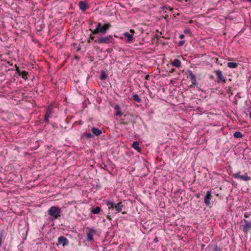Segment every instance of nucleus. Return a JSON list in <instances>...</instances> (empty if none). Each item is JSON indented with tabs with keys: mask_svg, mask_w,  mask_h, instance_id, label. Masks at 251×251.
<instances>
[{
	"mask_svg": "<svg viewBox=\"0 0 251 251\" xmlns=\"http://www.w3.org/2000/svg\"><path fill=\"white\" fill-rule=\"evenodd\" d=\"M111 27V25L110 23L102 25L101 23H99L97 24L96 28L94 30L91 29H90V30L93 34H97L99 33L104 34L107 32Z\"/></svg>",
	"mask_w": 251,
	"mask_h": 251,
	"instance_id": "1",
	"label": "nucleus"
},
{
	"mask_svg": "<svg viewBox=\"0 0 251 251\" xmlns=\"http://www.w3.org/2000/svg\"><path fill=\"white\" fill-rule=\"evenodd\" d=\"M51 221L58 219L61 216V209L58 206H51L48 211Z\"/></svg>",
	"mask_w": 251,
	"mask_h": 251,
	"instance_id": "2",
	"label": "nucleus"
},
{
	"mask_svg": "<svg viewBox=\"0 0 251 251\" xmlns=\"http://www.w3.org/2000/svg\"><path fill=\"white\" fill-rule=\"evenodd\" d=\"M104 201L107 206H108L109 209L115 208L117 213L121 212L122 211V208L124 206L122 204V202H120L116 203L113 201L110 200H106Z\"/></svg>",
	"mask_w": 251,
	"mask_h": 251,
	"instance_id": "3",
	"label": "nucleus"
},
{
	"mask_svg": "<svg viewBox=\"0 0 251 251\" xmlns=\"http://www.w3.org/2000/svg\"><path fill=\"white\" fill-rule=\"evenodd\" d=\"M113 39L112 37V36L111 35L104 36V37H100L99 39L94 40V42L95 43H97L100 44H109L110 43L112 42Z\"/></svg>",
	"mask_w": 251,
	"mask_h": 251,
	"instance_id": "4",
	"label": "nucleus"
},
{
	"mask_svg": "<svg viewBox=\"0 0 251 251\" xmlns=\"http://www.w3.org/2000/svg\"><path fill=\"white\" fill-rule=\"evenodd\" d=\"M244 224L240 226V229L244 232V233H248L251 230V222H249L245 219H243L241 221Z\"/></svg>",
	"mask_w": 251,
	"mask_h": 251,
	"instance_id": "5",
	"label": "nucleus"
},
{
	"mask_svg": "<svg viewBox=\"0 0 251 251\" xmlns=\"http://www.w3.org/2000/svg\"><path fill=\"white\" fill-rule=\"evenodd\" d=\"M187 73L190 78L192 82V85H191L190 87H198V82L197 81L196 75L193 73L192 71L190 70H188L187 71Z\"/></svg>",
	"mask_w": 251,
	"mask_h": 251,
	"instance_id": "6",
	"label": "nucleus"
},
{
	"mask_svg": "<svg viewBox=\"0 0 251 251\" xmlns=\"http://www.w3.org/2000/svg\"><path fill=\"white\" fill-rule=\"evenodd\" d=\"M214 73H215L217 77V82L218 83H226V79L223 76V73L220 70H215Z\"/></svg>",
	"mask_w": 251,
	"mask_h": 251,
	"instance_id": "7",
	"label": "nucleus"
},
{
	"mask_svg": "<svg viewBox=\"0 0 251 251\" xmlns=\"http://www.w3.org/2000/svg\"><path fill=\"white\" fill-rule=\"evenodd\" d=\"M241 172H238L237 173H235L233 175V176L236 179H240L241 180H243L244 181H249L251 180L250 177L248 176L247 174L244 175H240Z\"/></svg>",
	"mask_w": 251,
	"mask_h": 251,
	"instance_id": "8",
	"label": "nucleus"
},
{
	"mask_svg": "<svg viewBox=\"0 0 251 251\" xmlns=\"http://www.w3.org/2000/svg\"><path fill=\"white\" fill-rule=\"evenodd\" d=\"M211 199V191H207L204 198V202L205 205L208 207L210 205V200Z\"/></svg>",
	"mask_w": 251,
	"mask_h": 251,
	"instance_id": "9",
	"label": "nucleus"
},
{
	"mask_svg": "<svg viewBox=\"0 0 251 251\" xmlns=\"http://www.w3.org/2000/svg\"><path fill=\"white\" fill-rule=\"evenodd\" d=\"M57 242L58 245L62 244L63 247L68 246L69 243L68 239L63 236L59 237L57 239Z\"/></svg>",
	"mask_w": 251,
	"mask_h": 251,
	"instance_id": "10",
	"label": "nucleus"
},
{
	"mask_svg": "<svg viewBox=\"0 0 251 251\" xmlns=\"http://www.w3.org/2000/svg\"><path fill=\"white\" fill-rule=\"evenodd\" d=\"M89 232L87 233V241L91 242L94 240L93 234H95L96 232V230L93 228H88Z\"/></svg>",
	"mask_w": 251,
	"mask_h": 251,
	"instance_id": "11",
	"label": "nucleus"
},
{
	"mask_svg": "<svg viewBox=\"0 0 251 251\" xmlns=\"http://www.w3.org/2000/svg\"><path fill=\"white\" fill-rule=\"evenodd\" d=\"M78 6H79V9L82 11H85L86 9H87L89 8L88 3L86 1H79Z\"/></svg>",
	"mask_w": 251,
	"mask_h": 251,
	"instance_id": "12",
	"label": "nucleus"
},
{
	"mask_svg": "<svg viewBox=\"0 0 251 251\" xmlns=\"http://www.w3.org/2000/svg\"><path fill=\"white\" fill-rule=\"evenodd\" d=\"M123 35L125 36V37L126 38V41L127 42L132 41L133 40V34H129L127 32H124L123 33Z\"/></svg>",
	"mask_w": 251,
	"mask_h": 251,
	"instance_id": "13",
	"label": "nucleus"
},
{
	"mask_svg": "<svg viewBox=\"0 0 251 251\" xmlns=\"http://www.w3.org/2000/svg\"><path fill=\"white\" fill-rule=\"evenodd\" d=\"M91 131L93 132V134L96 136H98L102 133V131L100 129L95 126H93L92 127Z\"/></svg>",
	"mask_w": 251,
	"mask_h": 251,
	"instance_id": "14",
	"label": "nucleus"
},
{
	"mask_svg": "<svg viewBox=\"0 0 251 251\" xmlns=\"http://www.w3.org/2000/svg\"><path fill=\"white\" fill-rule=\"evenodd\" d=\"M51 110L50 109L48 108L47 110V111H46L45 116H44V121L45 122H46V123L49 122V118L50 117V116L51 115Z\"/></svg>",
	"mask_w": 251,
	"mask_h": 251,
	"instance_id": "15",
	"label": "nucleus"
},
{
	"mask_svg": "<svg viewBox=\"0 0 251 251\" xmlns=\"http://www.w3.org/2000/svg\"><path fill=\"white\" fill-rule=\"evenodd\" d=\"M114 108L116 110L115 112V116H121L122 115L121 107L119 105H116L114 107Z\"/></svg>",
	"mask_w": 251,
	"mask_h": 251,
	"instance_id": "16",
	"label": "nucleus"
},
{
	"mask_svg": "<svg viewBox=\"0 0 251 251\" xmlns=\"http://www.w3.org/2000/svg\"><path fill=\"white\" fill-rule=\"evenodd\" d=\"M18 72L19 75L21 76L24 79L26 80L27 79L28 73L27 72L25 71L20 72L18 70Z\"/></svg>",
	"mask_w": 251,
	"mask_h": 251,
	"instance_id": "17",
	"label": "nucleus"
},
{
	"mask_svg": "<svg viewBox=\"0 0 251 251\" xmlns=\"http://www.w3.org/2000/svg\"><path fill=\"white\" fill-rule=\"evenodd\" d=\"M139 143L138 141H134L132 144V147L137 150L138 152H140L141 148L139 146Z\"/></svg>",
	"mask_w": 251,
	"mask_h": 251,
	"instance_id": "18",
	"label": "nucleus"
},
{
	"mask_svg": "<svg viewBox=\"0 0 251 251\" xmlns=\"http://www.w3.org/2000/svg\"><path fill=\"white\" fill-rule=\"evenodd\" d=\"M107 75L104 70H102L100 71V79L101 80H104L106 78Z\"/></svg>",
	"mask_w": 251,
	"mask_h": 251,
	"instance_id": "19",
	"label": "nucleus"
},
{
	"mask_svg": "<svg viewBox=\"0 0 251 251\" xmlns=\"http://www.w3.org/2000/svg\"><path fill=\"white\" fill-rule=\"evenodd\" d=\"M173 65L176 68H179L181 66V62L178 59H175L173 62Z\"/></svg>",
	"mask_w": 251,
	"mask_h": 251,
	"instance_id": "20",
	"label": "nucleus"
},
{
	"mask_svg": "<svg viewBox=\"0 0 251 251\" xmlns=\"http://www.w3.org/2000/svg\"><path fill=\"white\" fill-rule=\"evenodd\" d=\"M227 66L228 67L230 68H236L238 67V64L236 62H228L227 64Z\"/></svg>",
	"mask_w": 251,
	"mask_h": 251,
	"instance_id": "21",
	"label": "nucleus"
},
{
	"mask_svg": "<svg viewBox=\"0 0 251 251\" xmlns=\"http://www.w3.org/2000/svg\"><path fill=\"white\" fill-rule=\"evenodd\" d=\"M100 210H101V209L100 207L97 206L96 207H95L94 208H92L91 209V212L94 214H98L100 213Z\"/></svg>",
	"mask_w": 251,
	"mask_h": 251,
	"instance_id": "22",
	"label": "nucleus"
},
{
	"mask_svg": "<svg viewBox=\"0 0 251 251\" xmlns=\"http://www.w3.org/2000/svg\"><path fill=\"white\" fill-rule=\"evenodd\" d=\"M133 100L137 102H141L142 100L139 98V96L137 94H134L133 95Z\"/></svg>",
	"mask_w": 251,
	"mask_h": 251,
	"instance_id": "23",
	"label": "nucleus"
},
{
	"mask_svg": "<svg viewBox=\"0 0 251 251\" xmlns=\"http://www.w3.org/2000/svg\"><path fill=\"white\" fill-rule=\"evenodd\" d=\"M233 136L236 138H242L243 135L239 131H236L233 134Z\"/></svg>",
	"mask_w": 251,
	"mask_h": 251,
	"instance_id": "24",
	"label": "nucleus"
},
{
	"mask_svg": "<svg viewBox=\"0 0 251 251\" xmlns=\"http://www.w3.org/2000/svg\"><path fill=\"white\" fill-rule=\"evenodd\" d=\"M83 136H84L88 139H91V138L94 137V135L93 134H92L90 133H88V132L83 133Z\"/></svg>",
	"mask_w": 251,
	"mask_h": 251,
	"instance_id": "25",
	"label": "nucleus"
},
{
	"mask_svg": "<svg viewBox=\"0 0 251 251\" xmlns=\"http://www.w3.org/2000/svg\"><path fill=\"white\" fill-rule=\"evenodd\" d=\"M120 124L124 125H127L128 124V122L125 121V118H123L121 120Z\"/></svg>",
	"mask_w": 251,
	"mask_h": 251,
	"instance_id": "26",
	"label": "nucleus"
},
{
	"mask_svg": "<svg viewBox=\"0 0 251 251\" xmlns=\"http://www.w3.org/2000/svg\"><path fill=\"white\" fill-rule=\"evenodd\" d=\"M184 43H185L184 40H180L179 41L177 46L178 47H181L184 45Z\"/></svg>",
	"mask_w": 251,
	"mask_h": 251,
	"instance_id": "27",
	"label": "nucleus"
},
{
	"mask_svg": "<svg viewBox=\"0 0 251 251\" xmlns=\"http://www.w3.org/2000/svg\"><path fill=\"white\" fill-rule=\"evenodd\" d=\"M184 33L185 34H191V32L189 28H186L184 30Z\"/></svg>",
	"mask_w": 251,
	"mask_h": 251,
	"instance_id": "28",
	"label": "nucleus"
},
{
	"mask_svg": "<svg viewBox=\"0 0 251 251\" xmlns=\"http://www.w3.org/2000/svg\"><path fill=\"white\" fill-rule=\"evenodd\" d=\"M2 235V232L0 231V247L1 246Z\"/></svg>",
	"mask_w": 251,
	"mask_h": 251,
	"instance_id": "29",
	"label": "nucleus"
},
{
	"mask_svg": "<svg viewBox=\"0 0 251 251\" xmlns=\"http://www.w3.org/2000/svg\"><path fill=\"white\" fill-rule=\"evenodd\" d=\"M214 250L215 251H220V249L218 247L217 245H215L214 248Z\"/></svg>",
	"mask_w": 251,
	"mask_h": 251,
	"instance_id": "30",
	"label": "nucleus"
},
{
	"mask_svg": "<svg viewBox=\"0 0 251 251\" xmlns=\"http://www.w3.org/2000/svg\"><path fill=\"white\" fill-rule=\"evenodd\" d=\"M168 6L167 5H165L164 6H163L162 7H161V9L163 10V11H164L165 10L167 9L168 8Z\"/></svg>",
	"mask_w": 251,
	"mask_h": 251,
	"instance_id": "31",
	"label": "nucleus"
},
{
	"mask_svg": "<svg viewBox=\"0 0 251 251\" xmlns=\"http://www.w3.org/2000/svg\"><path fill=\"white\" fill-rule=\"evenodd\" d=\"M89 39H91V40H93V41H94V40H96V39H95V36H92V35H91V36H90V37Z\"/></svg>",
	"mask_w": 251,
	"mask_h": 251,
	"instance_id": "32",
	"label": "nucleus"
},
{
	"mask_svg": "<svg viewBox=\"0 0 251 251\" xmlns=\"http://www.w3.org/2000/svg\"><path fill=\"white\" fill-rule=\"evenodd\" d=\"M107 168V165L106 164H104L103 165V167H102V168H103L105 170L108 171Z\"/></svg>",
	"mask_w": 251,
	"mask_h": 251,
	"instance_id": "33",
	"label": "nucleus"
},
{
	"mask_svg": "<svg viewBox=\"0 0 251 251\" xmlns=\"http://www.w3.org/2000/svg\"><path fill=\"white\" fill-rule=\"evenodd\" d=\"M179 38H180V39H183V38H184V34H180V35H179Z\"/></svg>",
	"mask_w": 251,
	"mask_h": 251,
	"instance_id": "34",
	"label": "nucleus"
},
{
	"mask_svg": "<svg viewBox=\"0 0 251 251\" xmlns=\"http://www.w3.org/2000/svg\"><path fill=\"white\" fill-rule=\"evenodd\" d=\"M149 78H150V75H146L145 77L146 80H149Z\"/></svg>",
	"mask_w": 251,
	"mask_h": 251,
	"instance_id": "35",
	"label": "nucleus"
},
{
	"mask_svg": "<svg viewBox=\"0 0 251 251\" xmlns=\"http://www.w3.org/2000/svg\"><path fill=\"white\" fill-rule=\"evenodd\" d=\"M158 241V239L157 237H155L154 239L153 240V242L154 243H157Z\"/></svg>",
	"mask_w": 251,
	"mask_h": 251,
	"instance_id": "36",
	"label": "nucleus"
},
{
	"mask_svg": "<svg viewBox=\"0 0 251 251\" xmlns=\"http://www.w3.org/2000/svg\"><path fill=\"white\" fill-rule=\"evenodd\" d=\"M244 217L246 218H249V216L247 214H245L244 215Z\"/></svg>",
	"mask_w": 251,
	"mask_h": 251,
	"instance_id": "37",
	"label": "nucleus"
},
{
	"mask_svg": "<svg viewBox=\"0 0 251 251\" xmlns=\"http://www.w3.org/2000/svg\"><path fill=\"white\" fill-rule=\"evenodd\" d=\"M107 219H108V220H111V218L110 216H109V215L107 216Z\"/></svg>",
	"mask_w": 251,
	"mask_h": 251,
	"instance_id": "38",
	"label": "nucleus"
},
{
	"mask_svg": "<svg viewBox=\"0 0 251 251\" xmlns=\"http://www.w3.org/2000/svg\"><path fill=\"white\" fill-rule=\"evenodd\" d=\"M126 116L131 117V116L130 115H124V117H126Z\"/></svg>",
	"mask_w": 251,
	"mask_h": 251,
	"instance_id": "39",
	"label": "nucleus"
},
{
	"mask_svg": "<svg viewBox=\"0 0 251 251\" xmlns=\"http://www.w3.org/2000/svg\"><path fill=\"white\" fill-rule=\"evenodd\" d=\"M130 31L131 32H132V33H134V30H133V29H130Z\"/></svg>",
	"mask_w": 251,
	"mask_h": 251,
	"instance_id": "40",
	"label": "nucleus"
},
{
	"mask_svg": "<svg viewBox=\"0 0 251 251\" xmlns=\"http://www.w3.org/2000/svg\"><path fill=\"white\" fill-rule=\"evenodd\" d=\"M174 71H175L174 69H172L171 73H173L174 72Z\"/></svg>",
	"mask_w": 251,
	"mask_h": 251,
	"instance_id": "41",
	"label": "nucleus"
},
{
	"mask_svg": "<svg viewBox=\"0 0 251 251\" xmlns=\"http://www.w3.org/2000/svg\"><path fill=\"white\" fill-rule=\"evenodd\" d=\"M126 212H122V214H126Z\"/></svg>",
	"mask_w": 251,
	"mask_h": 251,
	"instance_id": "42",
	"label": "nucleus"
},
{
	"mask_svg": "<svg viewBox=\"0 0 251 251\" xmlns=\"http://www.w3.org/2000/svg\"><path fill=\"white\" fill-rule=\"evenodd\" d=\"M248 1L250 2V3H251V0H247Z\"/></svg>",
	"mask_w": 251,
	"mask_h": 251,
	"instance_id": "43",
	"label": "nucleus"
},
{
	"mask_svg": "<svg viewBox=\"0 0 251 251\" xmlns=\"http://www.w3.org/2000/svg\"><path fill=\"white\" fill-rule=\"evenodd\" d=\"M90 39H89V40H88V43H90Z\"/></svg>",
	"mask_w": 251,
	"mask_h": 251,
	"instance_id": "44",
	"label": "nucleus"
},
{
	"mask_svg": "<svg viewBox=\"0 0 251 251\" xmlns=\"http://www.w3.org/2000/svg\"><path fill=\"white\" fill-rule=\"evenodd\" d=\"M109 49H107V51L108 52H110V50H109Z\"/></svg>",
	"mask_w": 251,
	"mask_h": 251,
	"instance_id": "45",
	"label": "nucleus"
},
{
	"mask_svg": "<svg viewBox=\"0 0 251 251\" xmlns=\"http://www.w3.org/2000/svg\"><path fill=\"white\" fill-rule=\"evenodd\" d=\"M109 49H107V51L108 52H110V50H109Z\"/></svg>",
	"mask_w": 251,
	"mask_h": 251,
	"instance_id": "46",
	"label": "nucleus"
},
{
	"mask_svg": "<svg viewBox=\"0 0 251 251\" xmlns=\"http://www.w3.org/2000/svg\"><path fill=\"white\" fill-rule=\"evenodd\" d=\"M125 251H132L131 250H126Z\"/></svg>",
	"mask_w": 251,
	"mask_h": 251,
	"instance_id": "47",
	"label": "nucleus"
},
{
	"mask_svg": "<svg viewBox=\"0 0 251 251\" xmlns=\"http://www.w3.org/2000/svg\"><path fill=\"white\" fill-rule=\"evenodd\" d=\"M218 61V59L217 58H216V63H217Z\"/></svg>",
	"mask_w": 251,
	"mask_h": 251,
	"instance_id": "48",
	"label": "nucleus"
},
{
	"mask_svg": "<svg viewBox=\"0 0 251 251\" xmlns=\"http://www.w3.org/2000/svg\"><path fill=\"white\" fill-rule=\"evenodd\" d=\"M186 1H187V0H186Z\"/></svg>",
	"mask_w": 251,
	"mask_h": 251,
	"instance_id": "49",
	"label": "nucleus"
}]
</instances>
